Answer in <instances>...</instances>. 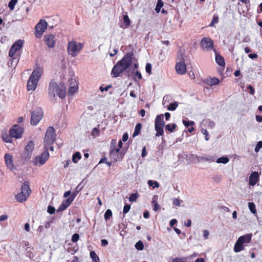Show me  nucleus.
Returning a JSON list of instances; mask_svg holds the SVG:
<instances>
[{
  "instance_id": "58",
  "label": "nucleus",
  "mask_w": 262,
  "mask_h": 262,
  "mask_svg": "<svg viewBox=\"0 0 262 262\" xmlns=\"http://www.w3.org/2000/svg\"><path fill=\"white\" fill-rule=\"evenodd\" d=\"M67 207H66V206H63V205L61 203V204L59 206L58 208L57 209L58 212L62 211L64 210H65Z\"/></svg>"
},
{
  "instance_id": "13",
  "label": "nucleus",
  "mask_w": 262,
  "mask_h": 262,
  "mask_svg": "<svg viewBox=\"0 0 262 262\" xmlns=\"http://www.w3.org/2000/svg\"><path fill=\"white\" fill-rule=\"evenodd\" d=\"M180 56L181 58L180 59V61L176 63L175 68L178 74L182 75L186 72V67L182 53L179 54L178 58H179Z\"/></svg>"
},
{
  "instance_id": "28",
  "label": "nucleus",
  "mask_w": 262,
  "mask_h": 262,
  "mask_svg": "<svg viewBox=\"0 0 262 262\" xmlns=\"http://www.w3.org/2000/svg\"><path fill=\"white\" fill-rule=\"evenodd\" d=\"M90 255L92 259L93 262H100L99 258L95 251H92L90 252Z\"/></svg>"
},
{
  "instance_id": "48",
  "label": "nucleus",
  "mask_w": 262,
  "mask_h": 262,
  "mask_svg": "<svg viewBox=\"0 0 262 262\" xmlns=\"http://www.w3.org/2000/svg\"><path fill=\"white\" fill-rule=\"evenodd\" d=\"M145 70L146 72L150 74L151 72V64L149 63H147L145 67Z\"/></svg>"
},
{
  "instance_id": "10",
  "label": "nucleus",
  "mask_w": 262,
  "mask_h": 262,
  "mask_svg": "<svg viewBox=\"0 0 262 262\" xmlns=\"http://www.w3.org/2000/svg\"><path fill=\"white\" fill-rule=\"evenodd\" d=\"M48 24L45 19H40L35 27V35L37 38H40L47 28Z\"/></svg>"
},
{
  "instance_id": "25",
  "label": "nucleus",
  "mask_w": 262,
  "mask_h": 262,
  "mask_svg": "<svg viewBox=\"0 0 262 262\" xmlns=\"http://www.w3.org/2000/svg\"><path fill=\"white\" fill-rule=\"evenodd\" d=\"M34 147V142L32 141L29 142L28 144L25 147V150L28 153V155L31 154L33 151Z\"/></svg>"
},
{
  "instance_id": "11",
  "label": "nucleus",
  "mask_w": 262,
  "mask_h": 262,
  "mask_svg": "<svg viewBox=\"0 0 262 262\" xmlns=\"http://www.w3.org/2000/svg\"><path fill=\"white\" fill-rule=\"evenodd\" d=\"M49 157L48 150H45L39 156L36 157L33 161V163L36 166H41L44 164Z\"/></svg>"
},
{
  "instance_id": "64",
  "label": "nucleus",
  "mask_w": 262,
  "mask_h": 262,
  "mask_svg": "<svg viewBox=\"0 0 262 262\" xmlns=\"http://www.w3.org/2000/svg\"><path fill=\"white\" fill-rule=\"evenodd\" d=\"M135 75L137 76L139 79H141L142 78V75L139 71H137L135 72Z\"/></svg>"
},
{
  "instance_id": "16",
  "label": "nucleus",
  "mask_w": 262,
  "mask_h": 262,
  "mask_svg": "<svg viewBox=\"0 0 262 262\" xmlns=\"http://www.w3.org/2000/svg\"><path fill=\"white\" fill-rule=\"evenodd\" d=\"M44 40L46 45L49 48L54 46V36L52 34H47L44 36Z\"/></svg>"
},
{
  "instance_id": "45",
  "label": "nucleus",
  "mask_w": 262,
  "mask_h": 262,
  "mask_svg": "<svg viewBox=\"0 0 262 262\" xmlns=\"http://www.w3.org/2000/svg\"><path fill=\"white\" fill-rule=\"evenodd\" d=\"M171 262H187L184 257H176L172 259Z\"/></svg>"
},
{
  "instance_id": "15",
  "label": "nucleus",
  "mask_w": 262,
  "mask_h": 262,
  "mask_svg": "<svg viewBox=\"0 0 262 262\" xmlns=\"http://www.w3.org/2000/svg\"><path fill=\"white\" fill-rule=\"evenodd\" d=\"M213 40L208 37L203 38L201 42V47L208 51L213 49Z\"/></svg>"
},
{
  "instance_id": "36",
  "label": "nucleus",
  "mask_w": 262,
  "mask_h": 262,
  "mask_svg": "<svg viewBox=\"0 0 262 262\" xmlns=\"http://www.w3.org/2000/svg\"><path fill=\"white\" fill-rule=\"evenodd\" d=\"M135 248L138 250H142L144 249V245L141 241H139L135 244Z\"/></svg>"
},
{
  "instance_id": "30",
  "label": "nucleus",
  "mask_w": 262,
  "mask_h": 262,
  "mask_svg": "<svg viewBox=\"0 0 262 262\" xmlns=\"http://www.w3.org/2000/svg\"><path fill=\"white\" fill-rule=\"evenodd\" d=\"M229 161V159L227 157H222L218 158L216 162L217 163L227 164Z\"/></svg>"
},
{
  "instance_id": "24",
  "label": "nucleus",
  "mask_w": 262,
  "mask_h": 262,
  "mask_svg": "<svg viewBox=\"0 0 262 262\" xmlns=\"http://www.w3.org/2000/svg\"><path fill=\"white\" fill-rule=\"evenodd\" d=\"M158 198L157 195H154L152 197V204L154 206V210L155 211H157L160 209V206L157 201Z\"/></svg>"
},
{
  "instance_id": "46",
  "label": "nucleus",
  "mask_w": 262,
  "mask_h": 262,
  "mask_svg": "<svg viewBox=\"0 0 262 262\" xmlns=\"http://www.w3.org/2000/svg\"><path fill=\"white\" fill-rule=\"evenodd\" d=\"M261 148H262V141H259L257 142L254 150L256 152H258Z\"/></svg>"
},
{
  "instance_id": "51",
  "label": "nucleus",
  "mask_w": 262,
  "mask_h": 262,
  "mask_svg": "<svg viewBox=\"0 0 262 262\" xmlns=\"http://www.w3.org/2000/svg\"><path fill=\"white\" fill-rule=\"evenodd\" d=\"M55 211V209L54 207L51 206H48L47 211L49 213H50L51 214H53L54 213Z\"/></svg>"
},
{
  "instance_id": "27",
  "label": "nucleus",
  "mask_w": 262,
  "mask_h": 262,
  "mask_svg": "<svg viewBox=\"0 0 262 262\" xmlns=\"http://www.w3.org/2000/svg\"><path fill=\"white\" fill-rule=\"evenodd\" d=\"M123 20L124 24V27H123L124 28L128 27L130 25V20L127 15H125L123 17Z\"/></svg>"
},
{
  "instance_id": "33",
  "label": "nucleus",
  "mask_w": 262,
  "mask_h": 262,
  "mask_svg": "<svg viewBox=\"0 0 262 262\" xmlns=\"http://www.w3.org/2000/svg\"><path fill=\"white\" fill-rule=\"evenodd\" d=\"M79 185H78L77 186V187L76 188L75 191H74L70 197L74 200L75 198L77 196V195L78 194V193L79 192V191H80V190L81 189V187L79 188Z\"/></svg>"
},
{
  "instance_id": "34",
  "label": "nucleus",
  "mask_w": 262,
  "mask_h": 262,
  "mask_svg": "<svg viewBox=\"0 0 262 262\" xmlns=\"http://www.w3.org/2000/svg\"><path fill=\"white\" fill-rule=\"evenodd\" d=\"M73 201L74 200L70 196L69 198L63 201L62 204L63 206H66V207L68 208Z\"/></svg>"
},
{
  "instance_id": "17",
  "label": "nucleus",
  "mask_w": 262,
  "mask_h": 262,
  "mask_svg": "<svg viewBox=\"0 0 262 262\" xmlns=\"http://www.w3.org/2000/svg\"><path fill=\"white\" fill-rule=\"evenodd\" d=\"M69 93L71 95L74 94L78 90V85L75 79L71 78L69 80Z\"/></svg>"
},
{
  "instance_id": "29",
  "label": "nucleus",
  "mask_w": 262,
  "mask_h": 262,
  "mask_svg": "<svg viewBox=\"0 0 262 262\" xmlns=\"http://www.w3.org/2000/svg\"><path fill=\"white\" fill-rule=\"evenodd\" d=\"M178 106V103L176 101H174V102L170 103L168 106H167V109L170 111H173L176 110Z\"/></svg>"
},
{
  "instance_id": "43",
  "label": "nucleus",
  "mask_w": 262,
  "mask_h": 262,
  "mask_svg": "<svg viewBox=\"0 0 262 262\" xmlns=\"http://www.w3.org/2000/svg\"><path fill=\"white\" fill-rule=\"evenodd\" d=\"M91 135L93 137H96L99 136V130L98 128L95 127L93 129L92 131Z\"/></svg>"
},
{
  "instance_id": "12",
  "label": "nucleus",
  "mask_w": 262,
  "mask_h": 262,
  "mask_svg": "<svg viewBox=\"0 0 262 262\" xmlns=\"http://www.w3.org/2000/svg\"><path fill=\"white\" fill-rule=\"evenodd\" d=\"M43 111L41 108L37 107L32 113L31 124L36 125L42 119Z\"/></svg>"
},
{
  "instance_id": "54",
  "label": "nucleus",
  "mask_w": 262,
  "mask_h": 262,
  "mask_svg": "<svg viewBox=\"0 0 262 262\" xmlns=\"http://www.w3.org/2000/svg\"><path fill=\"white\" fill-rule=\"evenodd\" d=\"M8 218V216L6 214H3L0 216V223L1 222L6 221Z\"/></svg>"
},
{
  "instance_id": "62",
  "label": "nucleus",
  "mask_w": 262,
  "mask_h": 262,
  "mask_svg": "<svg viewBox=\"0 0 262 262\" xmlns=\"http://www.w3.org/2000/svg\"><path fill=\"white\" fill-rule=\"evenodd\" d=\"M128 136L127 133H126L124 134L122 136V141L124 142L127 141V140L128 139Z\"/></svg>"
},
{
  "instance_id": "52",
  "label": "nucleus",
  "mask_w": 262,
  "mask_h": 262,
  "mask_svg": "<svg viewBox=\"0 0 262 262\" xmlns=\"http://www.w3.org/2000/svg\"><path fill=\"white\" fill-rule=\"evenodd\" d=\"M130 206L129 205H125L123 207V212L124 214L127 213L130 210Z\"/></svg>"
},
{
  "instance_id": "39",
  "label": "nucleus",
  "mask_w": 262,
  "mask_h": 262,
  "mask_svg": "<svg viewBox=\"0 0 262 262\" xmlns=\"http://www.w3.org/2000/svg\"><path fill=\"white\" fill-rule=\"evenodd\" d=\"M17 0H11L8 4V7L11 10L14 9L15 6L17 4Z\"/></svg>"
},
{
  "instance_id": "4",
  "label": "nucleus",
  "mask_w": 262,
  "mask_h": 262,
  "mask_svg": "<svg viewBox=\"0 0 262 262\" xmlns=\"http://www.w3.org/2000/svg\"><path fill=\"white\" fill-rule=\"evenodd\" d=\"M24 41L22 40H17L11 47L9 52V56L12 58L11 65L13 62L15 65L17 64L18 61V57L20 55V51L23 48Z\"/></svg>"
},
{
  "instance_id": "38",
  "label": "nucleus",
  "mask_w": 262,
  "mask_h": 262,
  "mask_svg": "<svg viewBox=\"0 0 262 262\" xmlns=\"http://www.w3.org/2000/svg\"><path fill=\"white\" fill-rule=\"evenodd\" d=\"M163 6V3L162 2V0H158V3L155 8L156 12H159Z\"/></svg>"
},
{
  "instance_id": "14",
  "label": "nucleus",
  "mask_w": 262,
  "mask_h": 262,
  "mask_svg": "<svg viewBox=\"0 0 262 262\" xmlns=\"http://www.w3.org/2000/svg\"><path fill=\"white\" fill-rule=\"evenodd\" d=\"M23 132L24 129L22 127L17 125H14L10 129L9 133L11 137L18 139L21 137Z\"/></svg>"
},
{
  "instance_id": "44",
  "label": "nucleus",
  "mask_w": 262,
  "mask_h": 262,
  "mask_svg": "<svg viewBox=\"0 0 262 262\" xmlns=\"http://www.w3.org/2000/svg\"><path fill=\"white\" fill-rule=\"evenodd\" d=\"M138 196V195L137 193H132L129 198V201L132 202H135L136 201Z\"/></svg>"
},
{
  "instance_id": "35",
  "label": "nucleus",
  "mask_w": 262,
  "mask_h": 262,
  "mask_svg": "<svg viewBox=\"0 0 262 262\" xmlns=\"http://www.w3.org/2000/svg\"><path fill=\"white\" fill-rule=\"evenodd\" d=\"M177 125L176 124H168L166 125V129L170 132H172L176 128Z\"/></svg>"
},
{
  "instance_id": "56",
  "label": "nucleus",
  "mask_w": 262,
  "mask_h": 262,
  "mask_svg": "<svg viewBox=\"0 0 262 262\" xmlns=\"http://www.w3.org/2000/svg\"><path fill=\"white\" fill-rule=\"evenodd\" d=\"M67 207H66V206H63V205L61 203V204L59 206L58 208L57 209L58 212L62 211L64 210H65Z\"/></svg>"
},
{
  "instance_id": "53",
  "label": "nucleus",
  "mask_w": 262,
  "mask_h": 262,
  "mask_svg": "<svg viewBox=\"0 0 262 262\" xmlns=\"http://www.w3.org/2000/svg\"><path fill=\"white\" fill-rule=\"evenodd\" d=\"M203 237H204V239H208L209 235V231L207 230H204L203 231Z\"/></svg>"
},
{
  "instance_id": "40",
  "label": "nucleus",
  "mask_w": 262,
  "mask_h": 262,
  "mask_svg": "<svg viewBox=\"0 0 262 262\" xmlns=\"http://www.w3.org/2000/svg\"><path fill=\"white\" fill-rule=\"evenodd\" d=\"M148 184L149 186H152L153 188L159 187V184L157 181H153L152 180H149L148 181Z\"/></svg>"
},
{
  "instance_id": "32",
  "label": "nucleus",
  "mask_w": 262,
  "mask_h": 262,
  "mask_svg": "<svg viewBox=\"0 0 262 262\" xmlns=\"http://www.w3.org/2000/svg\"><path fill=\"white\" fill-rule=\"evenodd\" d=\"M81 157L80 152H76L73 155L72 157V161L74 163H76L78 160L81 159Z\"/></svg>"
},
{
  "instance_id": "22",
  "label": "nucleus",
  "mask_w": 262,
  "mask_h": 262,
  "mask_svg": "<svg viewBox=\"0 0 262 262\" xmlns=\"http://www.w3.org/2000/svg\"><path fill=\"white\" fill-rule=\"evenodd\" d=\"M191 156L195 157L197 158L199 161H209V162H213L214 161L213 158L210 156H206L205 157H198L196 156L192 155Z\"/></svg>"
},
{
  "instance_id": "37",
  "label": "nucleus",
  "mask_w": 262,
  "mask_h": 262,
  "mask_svg": "<svg viewBox=\"0 0 262 262\" xmlns=\"http://www.w3.org/2000/svg\"><path fill=\"white\" fill-rule=\"evenodd\" d=\"M112 211L109 209H107L104 213V219L105 221L109 220L112 216Z\"/></svg>"
},
{
  "instance_id": "18",
  "label": "nucleus",
  "mask_w": 262,
  "mask_h": 262,
  "mask_svg": "<svg viewBox=\"0 0 262 262\" xmlns=\"http://www.w3.org/2000/svg\"><path fill=\"white\" fill-rule=\"evenodd\" d=\"M119 148H112L110 152V157L114 161H117L122 160L121 156H119Z\"/></svg>"
},
{
  "instance_id": "1",
  "label": "nucleus",
  "mask_w": 262,
  "mask_h": 262,
  "mask_svg": "<svg viewBox=\"0 0 262 262\" xmlns=\"http://www.w3.org/2000/svg\"><path fill=\"white\" fill-rule=\"evenodd\" d=\"M133 54L127 53L113 67L112 71L113 77H118L123 72L126 70L133 63Z\"/></svg>"
},
{
  "instance_id": "20",
  "label": "nucleus",
  "mask_w": 262,
  "mask_h": 262,
  "mask_svg": "<svg viewBox=\"0 0 262 262\" xmlns=\"http://www.w3.org/2000/svg\"><path fill=\"white\" fill-rule=\"evenodd\" d=\"M5 163L10 169H13L14 167V165L13 163V159L12 156L8 154H6L5 155Z\"/></svg>"
},
{
  "instance_id": "55",
  "label": "nucleus",
  "mask_w": 262,
  "mask_h": 262,
  "mask_svg": "<svg viewBox=\"0 0 262 262\" xmlns=\"http://www.w3.org/2000/svg\"><path fill=\"white\" fill-rule=\"evenodd\" d=\"M67 207H66V206H63V205L61 203V204L59 206L58 208L57 209L58 212L62 211L64 210H65Z\"/></svg>"
},
{
  "instance_id": "5",
  "label": "nucleus",
  "mask_w": 262,
  "mask_h": 262,
  "mask_svg": "<svg viewBox=\"0 0 262 262\" xmlns=\"http://www.w3.org/2000/svg\"><path fill=\"white\" fill-rule=\"evenodd\" d=\"M252 234L248 233L238 237L234 246L235 252H239L245 249V247L249 244L252 239Z\"/></svg>"
},
{
  "instance_id": "21",
  "label": "nucleus",
  "mask_w": 262,
  "mask_h": 262,
  "mask_svg": "<svg viewBox=\"0 0 262 262\" xmlns=\"http://www.w3.org/2000/svg\"><path fill=\"white\" fill-rule=\"evenodd\" d=\"M219 79L217 78H209L206 79V82L208 85L212 86L219 83Z\"/></svg>"
},
{
  "instance_id": "50",
  "label": "nucleus",
  "mask_w": 262,
  "mask_h": 262,
  "mask_svg": "<svg viewBox=\"0 0 262 262\" xmlns=\"http://www.w3.org/2000/svg\"><path fill=\"white\" fill-rule=\"evenodd\" d=\"M201 132L202 133L205 135V140L206 141H208L209 140V138H208V131L206 129H201Z\"/></svg>"
},
{
  "instance_id": "6",
  "label": "nucleus",
  "mask_w": 262,
  "mask_h": 262,
  "mask_svg": "<svg viewBox=\"0 0 262 262\" xmlns=\"http://www.w3.org/2000/svg\"><path fill=\"white\" fill-rule=\"evenodd\" d=\"M31 189L29 187V183L25 182L21 185V192L17 194L15 199L17 202L22 203L27 200L31 193Z\"/></svg>"
},
{
  "instance_id": "23",
  "label": "nucleus",
  "mask_w": 262,
  "mask_h": 262,
  "mask_svg": "<svg viewBox=\"0 0 262 262\" xmlns=\"http://www.w3.org/2000/svg\"><path fill=\"white\" fill-rule=\"evenodd\" d=\"M215 61L216 63L221 66L224 67L225 65V62L223 57L216 53H215Z\"/></svg>"
},
{
  "instance_id": "61",
  "label": "nucleus",
  "mask_w": 262,
  "mask_h": 262,
  "mask_svg": "<svg viewBox=\"0 0 262 262\" xmlns=\"http://www.w3.org/2000/svg\"><path fill=\"white\" fill-rule=\"evenodd\" d=\"M248 88L250 90V94H251V95H253L254 94V90L252 86L251 85H249L248 86Z\"/></svg>"
},
{
  "instance_id": "42",
  "label": "nucleus",
  "mask_w": 262,
  "mask_h": 262,
  "mask_svg": "<svg viewBox=\"0 0 262 262\" xmlns=\"http://www.w3.org/2000/svg\"><path fill=\"white\" fill-rule=\"evenodd\" d=\"M182 201L180 200L179 198H174L172 200L173 205L176 206H180Z\"/></svg>"
},
{
  "instance_id": "41",
  "label": "nucleus",
  "mask_w": 262,
  "mask_h": 262,
  "mask_svg": "<svg viewBox=\"0 0 262 262\" xmlns=\"http://www.w3.org/2000/svg\"><path fill=\"white\" fill-rule=\"evenodd\" d=\"M219 21V17L217 15H214L213 17V18L211 21V23L209 25V26L213 27L214 24L217 23Z\"/></svg>"
},
{
  "instance_id": "59",
  "label": "nucleus",
  "mask_w": 262,
  "mask_h": 262,
  "mask_svg": "<svg viewBox=\"0 0 262 262\" xmlns=\"http://www.w3.org/2000/svg\"><path fill=\"white\" fill-rule=\"evenodd\" d=\"M67 207H66V206H63V205L61 203V204L59 206L58 208L57 209L58 212L62 211L64 210H65Z\"/></svg>"
},
{
  "instance_id": "9",
  "label": "nucleus",
  "mask_w": 262,
  "mask_h": 262,
  "mask_svg": "<svg viewBox=\"0 0 262 262\" xmlns=\"http://www.w3.org/2000/svg\"><path fill=\"white\" fill-rule=\"evenodd\" d=\"M164 125L165 122L163 120V115L161 114L157 116L155 121V129L156 131V137H159L163 135V127Z\"/></svg>"
},
{
  "instance_id": "3",
  "label": "nucleus",
  "mask_w": 262,
  "mask_h": 262,
  "mask_svg": "<svg viewBox=\"0 0 262 262\" xmlns=\"http://www.w3.org/2000/svg\"><path fill=\"white\" fill-rule=\"evenodd\" d=\"M42 73V69L41 68H37L33 71L27 82V89L29 91H34L36 89Z\"/></svg>"
},
{
  "instance_id": "2",
  "label": "nucleus",
  "mask_w": 262,
  "mask_h": 262,
  "mask_svg": "<svg viewBox=\"0 0 262 262\" xmlns=\"http://www.w3.org/2000/svg\"><path fill=\"white\" fill-rule=\"evenodd\" d=\"M66 86L63 83L57 84L51 81L49 84V95L52 100H55L57 96L61 99L66 97Z\"/></svg>"
},
{
  "instance_id": "8",
  "label": "nucleus",
  "mask_w": 262,
  "mask_h": 262,
  "mask_svg": "<svg viewBox=\"0 0 262 262\" xmlns=\"http://www.w3.org/2000/svg\"><path fill=\"white\" fill-rule=\"evenodd\" d=\"M55 141V131L54 128L50 126L47 129L45 139L44 147L45 149L48 150V145H53Z\"/></svg>"
},
{
  "instance_id": "47",
  "label": "nucleus",
  "mask_w": 262,
  "mask_h": 262,
  "mask_svg": "<svg viewBox=\"0 0 262 262\" xmlns=\"http://www.w3.org/2000/svg\"><path fill=\"white\" fill-rule=\"evenodd\" d=\"M79 239V235L78 233H74L72 237V241L75 243Z\"/></svg>"
},
{
  "instance_id": "26",
  "label": "nucleus",
  "mask_w": 262,
  "mask_h": 262,
  "mask_svg": "<svg viewBox=\"0 0 262 262\" xmlns=\"http://www.w3.org/2000/svg\"><path fill=\"white\" fill-rule=\"evenodd\" d=\"M142 128V124L140 123H137L135 126V131L133 134V137H135L138 136Z\"/></svg>"
},
{
  "instance_id": "19",
  "label": "nucleus",
  "mask_w": 262,
  "mask_h": 262,
  "mask_svg": "<svg viewBox=\"0 0 262 262\" xmlns=\"http://www.w3.org/2000/svg\"><path fill=\"white\" fill-rule=\"evenodd\" d=\"M259 181V174L256 171L253 172L249 177V184L250 186H254Z\"/></svg>"
},
{
  "instance_id": "49",
  "label": "nucleus",
  "mask_w": 262,
  "mask_h": 262,
  "mask_svg": "<svg viewBox=\"0 0 262 262\" xmlns=\"http://www.w3.org/2000/svg\"><path fill=\"white\" fill-rule=\"evenodd\" d=\"M183 123L186 127H188L190 125H193L194 124L193 121H187L185 120H183Z\"/></svg>"
},
{
  "instance_id": "57",
  "label": "nucleus",
  "mask_w": 262,
  "mask_h": 262,
  "mask_svg": "<svg viewBox=\"0 0 262 262\" xmlns=\"http://www.w3.org/2000/svg\"><path fill=\"white\" fill-rule=\"evenodd\" d=\"M67 207H66V206H63V205L61 203V204L59 206L58 208L57 209L58 212L62 211L64 210H65Z\"/></svg>"
},
{
  "instance_id": "31",
  "label": "nucleus",
  "mask_w": 262,
  "mask_h": 262,
  "mask_svg": "<svg viewBox=\"0 0 262 262\" xmlns=\"http://www.w3.org/2000/svg\"><path fill=\"white\" fill-rule=\"evenodd\" d=\"M248 207L251 213L253 214H255L257 213L255 205L254 203L249 202L248 203Z\"/></svg>"
},
{
  "instance_id": "63",
  "label": "nucleus",
  "mask_w": 262,
  "mask_h": 262,
  "mask_svg": "<svg viewBox=\"0 0 262 262\" xmlns=\"http://www.w3.org/2000/svg\"><path fill=\"white\" fill-rule=\"evenodd\" d=\"M248 57L251 59H255L257 58V55L256 54H250Z\"/></svg>"
},
{
  "instance_id": "7",
  "label": "nucleus",
  "mask_w": 262,
  "mask_h": 262,
  "mask_svg": "<svg viewBox=\"0 0 262 262\" xmlns=\"http://www.w3.org/2000/svg\"><path fill=\"white\" fill-rule=\"evenodd\" d=\"M83 47V45L80 42L74 40L70 41L68 45V53L72 57H76L82 49Z\"/></svg>"
},
{
  "instance_id": "60",
  "label": "nucleus",
  "mask_w": 262,
  "mask_h": 262,
  "mask_svg": "<svg viewBox=\"0 0 262 262\" xmlns=\"http://www.w3.org/2000/svg\"><path fill=\"white\" fill-rule=\"evenodd\" d=\"M111 85H108L107 86H106V87H105L104 88H103L102 86H100V90L101 92H103L104 91H107L108 90V89L111 88Z\"/></svg>"
}]
</instances>
